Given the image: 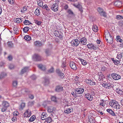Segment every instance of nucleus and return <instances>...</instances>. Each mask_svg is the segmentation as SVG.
Listing matches in <instances>:
<instances>
[{"instance_id":"1","label":"nucleus","mask_w":123,"mask_h":123,"mask_svg":"<svg viewBox=\"0 0 123 123\" xmlns=\"http://www.w3.org/2000/svg\"><path fill=\"white\" fill-rule=\"evenodd\" d=\"M52 48V46L51 45H49L48 48L45 49L44 52L47 56H49L51 55V50Z\"/></svg>"},{"instance_id":"2","label":"nucleus","mask_w":123,"mask_h":123,"mask_svg":"<svg viewBox=\"0 0 123 123\" xmlns=\"http://www.w3.org/2000/svg\"><path fill=\"white\" fill-rule=\"evenodd\" d=\"M71 45L73 46H77L80 44L79 41L78 39L73 40L71 42Z\"/></svg>"},{"instance_id":"3","label":"nucleus","mask_w":123,"mask_h":123,"mask_svg":"<svg viewBox=\"0 0 123 123\" xmlns=\"http://www.w3.org/2000/svg\"><path fill=\"white\" fill-rule=\"evenodd\" d=\"M84 97L87 99L88 100L91 101L93 99V97L92 96L90 95V94L88 92H86V93H84Z\"/></svg>"},{"instance_id":"4","label":"nucleus","mask_w":123,"mask_h":123,"mask_svg":"<svg viewBox=\"0 0 123 123\" xmlns=\"http://www.w3.org/2000/svg\"><path fill=\"white\" fill-rule=\"evenodd\" d=\"M111 76L115 80H118L121 78V76L120 75L115 73L112 74Z\"/></svg>"},{"instance_id":"5","label":"nucleus","mask_w":123,"mask_h":123,"mask_svg":"<svg viewBox=\"0 0 123 123\" xmlns=\"http://www.w3.org/2000/svg\"><path fill=\"white\" fill-rule=\"evenodd\" d=\"M84 91V89L82 88H77L75 89V92L78 94H81Z\"/></svg>"},{"instance_id":"6","label":"nucleus","mask_w":123,"mask_h":123,"mask_svg":"<svg viewBox=\"0 0 123 123\" xmlns=\"http://www.w3.org/2000/svg\"><path fill=\"white\" fill-rule=\"evenodd\" d=\"M70 66L71 68L73 70H76L77 69L75 63L73 61L71 62Z\"/></svg>"},{"instance_id":"7","label":"nucleus","mask_w":123,"mask_h":123,"mask_svg":"<svg viewBox=\"0 0 123 123\" xmlns=\"http://www.w3.org/2000/svg\"><path fill=\"white\" fill-rule=\"evenodd\" d=\"M55 91L58 92H60L63 90V87L60 85H58L55 87Z\"/></svg>"},{"instance_id":"8","label":"nucleus","mask_w":123,"mask_h":123,"mask_svg":"<svg viewBox=\"0 0 123 123\" xmlns=\"http://www.w3.org/2000/svg\"><path fill=\"white\" fill-rule=\"evenodd\" d=\"M80 42L81 44L83 45H86V39L85 37H83L81 38L80 40Z\"/></svg>"},{"instance_id":"9","label":"nucleus","mask_w":123,"mask_h":123,"mask_svg":"<svg viewBox=\"0 0 123 123\" xmlns=\"http://www.w3.org/2000/svg\"><path fill=\"white\" fill-rule=\"evenodd\" d=\"M85 82L90 85H94L96 83L93 80L90 79L86 80Z\"/></svg>"},{"instance_id":"10","label":"nucleus","mask_w":123,"mask_h":123,"mask_svg":"<svg viewBox=\"0 0 123 123\" xmlns=\"http://www.w3.org/2000/svg\"><path fill=\"white\" fill-rule=\"evenodd\" d=\"M88 48L89 49H93L94 50H96L97 48L96 46L93 44H89L87 45Z\"/></svg>"},{"instance_id":"11","label":"nucleus","mask_w":123,"mask_h":123,"mask_svg":"<svg viewBox=\"0 0 123 123\" xmlns=\"http://www.w3.org/2000/svg\"><path fill=\"white\" fill-rule=\"evenodd\" d=\"M31 112L29 110H27L24 113V117H30L31 116Z\"/></svg>"},{"instance_id":"12","label":"nucleus","mask_w":123,"mask_h":123,"mask_svg":"<svg viewBox=\"0 0 123 123\" xmlns=\"http://www.w3.org/2000/svg\"><path fill=\"white\" fill-rule=\"evenodd\" d=\"M58 4L56 3H55L52 6L51 8L54 11H56L58 10Z\"/></svg>"},{"instance_id":"13","label":"nucleus","mask_w":123,"mask_h":123,"mask_svg":"<svg viewBox=\"0 0 123 123\" xmlns=\"http://www.w3.org/2000/svg\"><path fill=\"white\" fill-rule=\"evenodd\" d=\"M106 40L107 42L109 43L112 44L113 43V39L112 36L106 39Z\"/></svg>"},{"instance_id":"14","label":"nucleus","mask_w":123,"mask_h":123,"mask_svg":"<svg viewBox=\"0 0 123 123\" xmlns=\"http://www.w3.org/2000/svg\"><path fill=\"white\" fill-rule=\"evenodd\" d=\"M115 101H111L109 103V105L110 106L112 107L115 108V107L116 105V104L117 102L116 101L115 102Z\"/></svg>"},{"instance_id":"15","label":"nucleus","mask_w":123,"mask_h":123,"mask_svg":"<svg viewBox=\"0 0 123 123\" xmlns=\"http://www.w3.org/2000/svg\"><path fill=\"white\" fill-rule=\"evenodd\" d=\"M34 44L35 46L38 47L42 46L43 45L41 42L39 41L35 42Z\"/></svg>"},{"instance_id":"16","label":"nucleus","mask_w":123,"mask_h":123,"mask_svg":"<svg viewBox=\"0 0 123 123\" xmlns=\"http://www.w3.org/2000/svg\"><path fill=\"white\" fill-rule=\"evenodd\" d=\"M41 117L42 120L46 119L47 118V114L46 112H43L41 115Z\"/></svg>"},{"instance_id":"17","label":"nucleus","mask_w":123,"mask_h":123,"mask_svg":"<svg viewBox=\"0 0 123 123\" xmlns=\"http://www.w3.org/2000/svg\"><path fill=\"white\" fill-rule=\"evenodd\" d=\"M29 67H24L20 73L21 74H23L27 72L28 70Z\"/></svg>"},{"instance_id":"18","label":"nucleus","mask_w":123,"mask_h":123,"mask_svg":"<svg viewBox=\"0 0 123 123\" xmlns=\"http://www.w3.org/2000/svg\"><path fill=\"white\" fill-rule=\"evenodd\" d=\"M35 59L37 61H40L41 60V58L40 56L39 55L36 54L34 56Z\"/></svg>"},{"instance_id":"19","label":"nucleus","mask_w":123,"mask_h":123,"mask_svg":"<svg viewBox=\"0 0 123 123\" xmlns=\"http://www.w3.org/2000/svg\"><path fill=\"white\" fill-rule=\"evenodd\" d=\"M111 59L115 64L117 65H121V63L119 61L116 60H114V58H111Z\"/></svg>"},{"instance_id":"20","label":"nucleus","mask_w":123,"mask_h":123,"mask_svg":"<svg viewBox=\"0 0 123 123\" xmlns=\"http://www.w3.org/2000/svg\"><path fill=\"white\" fill-rule=\"evenodd\" d=\"M3 106L7 108L9 106V104L7 101H4L2 103Z\"/></svg>"},{"instance_id":"21","label":"nucleus","mask_w":123,"mask_h":123,"mask_svg":"<svg viewBox=\"0 0 123 123\" xmlns=\"http://www.w3.org/2000/svg\"><path fill=\"white\" fill-rule=\"evenodd\" d=\"M100 15L101 16H103L104 17H106L107 16L106 13L104 10L99 13Z\"/></svg>"},{"instance_id":"22","label":"nucleus","mask_w":123,"mask_h":123,"mask_svg":"<svg viewBox=\"0 0 123 123\" xmlns=\"http://www.w3.org/2000/svg\"><path fill=\"white\" fill-rule=\"evenodd\" d=\"M107 111L110 114L113 116H115V114L113 112V111L110 109H108L107 110Z\"/></svg>"},{"instance_id":"23","label":"nucleus","mask_w":123,"mask_h":123,"mask_svg":"<svg viewBox=\"0 0 123 123\" xmlns=\"http://www.w3.org/2000/svg\"><path fill=\"white\" fill-rule=\"evenodd\" d=\"M105 78L104 76L102 73H100V74L99 75L98 80H103V79Z\"/></svg>"},{"instance_id":"24","label":"nucleus","mask_w":123,"mask_h":123,"mask_svg":"<svg viewBox=\"0 0 123 123\" xmlns=\"http://www.w3.org/2000/svg\"><path fill=\"white\" fill-rule=\"evenodd\" d=\"M38 67L40 69L44 71L45 69V67L41 64H39L38 65Z\"/></svg>"},{"instance_id":"25","label":"nucleus","mask_w":123,"mask_h":123,"mask_svg":"<svg viewBox=\"0 0 123 123\" xmlns=\"http://www.w3.org/2000/svg\"><path fill=\"white\" fill-rule=\"evenodd\" d=\"M52 121V119L51 117H49L47 118L44 122L45 123H50Z\"/></svg>"},{"instance_id":"26","label":"nucleus","mask_w":123,"mask_h":123,"mask_svg":"<svg viewBox=\"0 0 123 123\" xmlns=\"http://www.w3.org/2000/svg\"><path fill=\"white\" fill-rule=\"evenodd\" d=\"M56 72L58 75L60 76H63V74L61 72L59 69H56Z\"/></svg>"},{"instance_id":"27","label":"nucleus","mask_w":123,"mask_h":123,"mask_svg":"<svg viewBox=\"0 0 123 123\" xmlns=\"http://www.w3.org/2000/svg\"><path fill=\"white\" fill-rule=\"evenodd\" d=\"M114 4L117 6L120 7L121 6L122 3L120 1H117L115 2Z\"/></svg>"},{"instance_id":"28","label":"nucleus","mask_w":123,"mask_h":123,"mask_svg":"<svg viewBox=\"0 0 123 123\" xmlns=\"http://www.w3.org/2000/svg\"><path fill=\"white\" fill-rule=\"evenodd\" d=\"M89 119V121L90 123H94L95 121V120H94V117L91 116H89L88 117Z\"/></svg>"},{"instance_id":"29","label":"nucleus","mask_w":123,"mask_h":123,"mask_svg":"<svg viewBox=\"0 0 123 123\" xmlns=\"http://www.w3.org/2000/svg\"><path fill=\"white\" fill-rule=\"evenodd\" d=\"M25 104L24 103H22L20 105L19 107V109L20 110H22L23 108L25 107Z\"/></svg>"},{"instance_id":"30","label":"nucleus","mask_w":123,"mask_h":123,"mask_svg":"<svg viewBox=\"0 0 123 123\" xmlns=\"http://www.w3.org/2000/svg\"><path fill=\"white\" fill-rule=\"evenodd\" d=\"M24 39L27 41H29L31 39V38L30 36L26 35Z\"/></svg>"},{"instance_id":"31","label":"nucleus","mask_w":123,"mask_h":123,"mask_svg":"<svg viewBox=\"0 0 123 123\" xmlns=\"http://www.w3.org/2000/svg\"><path fill=\"white\" fill-rule=\"evenodd\" d=\"M23 23L24 25H29L30 24H32V23H31L30 21L28 20H25L24 22Z\"/></svg>"},{"instance_id":"32","label":"nucleus","mask_w":123,"mask_h":123,"mask_svg":"<svg viewBox=\"0 0 123 123\" xmlns=\"http://www.w3.org/2000/svg\"><path fill=\"white\" fill-rule=\"evenodd\" d=\"M73 110V109H72L68 108L66 110H65L64 111V112L67 114L71 112V111H72Z\"/></svg>"},{"instance_id":"33","label":"nucleus","mask_w":123,"mask_h":123,"mask_svg":"<svg viewBox=\"0 0 123 123\" xmlns=\"http://www.w3.org/2000/svg\"><path fill=\"white\" fill-rule=\"evenodd\" d=\"M105 37L106 39L107 38L109 37L112 36L110 34V33L109 32H105Z\"/></svg>"},{"instance_id":"34","label":"nucleus","mask_w":123,"mask_h":123,"mask_svg":"<svg viewBox=\"0 0 123 123\" xmlns=\"http://www.w3.org/2000/svg\"><path fill=\"white\" fill-rule=\"evenodd\" d=\"M6 75V74L5 73H2L0 75V79H1Z\"/></svg>"},{"instance_id":"35","label":"nucleus","mask_w":123,"mask_h":123,"mask_svg":"<svg viewBox=\"0 0 123 123\" xmlns=\"http://www.w3.org/2000/svg\"><path fill=\"white\" fill-rule=\"evenodd\" d=\"M49 80L48 78H45L44 79V84L45 85H47L49 83Z\"/></svg>"},{"instance_id":"36","label":"nucleus","mask_w":123,"mask_h":123,"mask_svg":"<svg viewBox=\"0 0 123 123\" xmlns=\"http://www.w3.org/2000/svg\"><path fill=\"white\" fill-rule=\"evenodd\" d=\"M53 108L52 107H48V111L49 112H52L53 111Z\"/></svg>"},{"instance_id":"37","label":"nucleus","mask_w":123,"mask_h":123,"mask_svg":"<svg viewBox=\"0 0 123 123\" xmlns=\"http://www.w3.org/2000/svg\"><path fill=\"white\" fill-rule=\"evenodd\" d=\"M116 39L117 42H119L120 43H121L123 42L122 40L120 39V37L119 36H117Z\"/></svg>"},{"instance_id":"38","label":"nucleus","mask_w":123,"mask_h":123,"mask_svg":"<svg viewBox=\"0 0 123 123\" xmlns=\"http://www.w3.org/2000/svg\"><path fill=\"white\" fill-rule=\"evenodd\" d=\"M22 20L21 19L19 18H17L15 20V22L17 23H19L20 22H21Z\"/></svg>"},{"instance_id":"39","label":"nucleus","mask_w":123,"mask_h":123,"mask_svg":"<svg viewBox=\"0 0 123 123\" xmlns=\"http://www.w3.org/2000/svg\"><path fill=\"white\" fill-rule=\"evenodd\" d=\"M29 29V27H25L23 29V30L24 32L26 33L28 31Z\"/></svg>"},{"instance_id":"40","label":"nucleus","mask_w":123,"mask_h":123,"mask_svg":"<svg viewBox=\"0 0 123 123\" xmlns=\"http://www.w3.org/2000/svg\"><path fill=\"white\" fill-rule=\"evenodd\" d=\"M80 60L82 64L84 65H85L87 64V62L86 61L82 59H80Z\"/></svg>"},{"instance_id":"41","label":"nucleus","mask_w":123,"mask_h":123,"mask_svg":"<svg viewBox=\"0 0 123 123\" xmlns=\"http://www.w3.org/2000/svg\"><path fill=\"white\" fill-rule=\"evenodd\" d=\"M116 91L118 94L120 95L122 94V91L120 89L118 88L116 90Z\"/></svg>"},{"instance_id":"42","label":"nucleus","mask_w":123,"mask_h":123,"mask_svg":"<svg viewBox=\"0 0 123 123\" xmlns=\"http://www.w3.org/2000/svg\"><path fill=\"white\" fill-rule=\"evenodd\" d=\"M123 52L120 53V54H118L117 55V57L119 59L122 58L123 56Z\"/></svg>"},{"instance_id":"43","label":"nucleus","mask_w":123,"mask_h":123,"mask_svg":"<svg viewBox=\"0 0 123 123\" xmlns=\"http://www.w3.org/2000/svg\"><path fill=\"white\" fill-rule=\"evenodd\" d=\"M116 18L118 20H120L123 19V16L118 15L117 16Z\"/></svg>"},{"instance_id":"44","label":"nucleus","mask_w":123,"mask_h":123,"mask_svg":"<svg viewBox=\"0 0 123 123\" xmlns=\"http://www.w3.org/2000/svg\"><path fill=\"white\" fill-rule=\"evenodd\" d=\"M35 116H33L30 118L29 121L31 122H33L35 120Z\"/></svg>"},{"instance_id":"45","label":"nucleus","mask_w":123,"mask_h":123,"mask_svg":"<svg viewBox=\"0 0 123 123\" xmlns=\"http://www.w3.org/2000/svg\"><path fill=\"white\" fill-rule=\"evenodd\" d=\"M38 6L40 7H41L43 6V2L41 0H39V1L38 2Z\"/></svg>"},{"instance_id":"46","label":"nucleus","mask_w":123,"mask_h":123,"mask_svg":"<svg viewBox=\"0 0 123 123\" xmlns=\"http://www.w3.org/2000/svg\"><path fill=\"white\" fill-rule=\"evenodd\" d=\"M27 9V8L26 7V6H25L21 9V11L22 12H23L24 13V12L26 11Z\"/></svg>"},{"instance_id":"47","label":"nucleus","mask_w":123,"mask_h":123,"mask_svg":"<svg viewBox=\"0 0 123 123\" xmlns=\"http://www.w3.org/2000/svg\"><path fill=\"white\" fill-rule=\"evenodd\" d=\"M13 29L15 33L17 34L19 32V31L16 26L14 27Z\"/></svg>"},{"instance_id":"48","label":"nucleus","mask_w":123,"mask_h":123,"mask_svg":"<svg viewBox=\"0 0 123 123\" xmlns=\"http://www.w3.org/2000/svg\"><path fill=\"white\" fill-rule=\"evenodd\" d=\"M108 83V82L103 83L102 85L105 88L107 89L108 87L107 86V85Z\"/></svg>"},{"instance_id":"49","label":"nucleus","mask_w":123,"mask_h":123,"mask_svg":"<svg viewBox=\"0 0 123 123\" xmlns=\"http://www.w3.org/2000/svg\"><path fill=\"white\" fill-rule=\"evenodd\" d=\"M35 13L37 15H39V9H36L35 11Z\"/></svg>"},{"instance_id":"50","label":"nucleus","mask_w":123,"mask_h":123,"mask_svg":"<svg viewBox=\"0 0 123 123\" xmlns=\"http://www.w3.org/2000/svg\"><path fill=\"white\" fill-rule=\"evenodd\" d=\"M35 23L37 25H41L42 22L41 21H38L37 20H35Z\"/></svg>"},{"instance_id":"51","label":"nucleus","mask_w":123,"mask_h":123,"mask_svg":"<svg viewBox=\"0 0 123 123\" xmlns=\"http://www.w3.org/2000/svg\"><path fill=\"white\" fill-rule=\"evenodd\" d=\"M103 10H104L103 9L100 7H98L97 9L99 13L101 12L102 11H103Z\"/></svg>"},{"instance_id":"52","label":"nucleus","mask_w":123,"mask_h":123,"mask_svg":"<svg viewBox=\"0 0 123 123\" xmlns=\"http://www.w3.org/2000/svg\"><path fill=\"white\" fill-rule=\"evenodd\" d=\"M8 46L10 47H13V44L11 42H9L8 43Z\"/></svg>"},{"instance_id":"53","label":"nucleus","mask_w":123,"mask_h":123,"mask_svg":"<svg viewBox=\"0 0 123 123\" xmlns=\"http://www.w3.org/2000/svg\"><path fill=\"white\" fill-rule=\"evenodd\" d=\"M68 12L69 13V14L70 15H73L74 16V14L73 12L71 11V10H69L68 11Z\"/></svg>"},{"instance_id":"54","label":"nucleus","mask_w":123,"mask_h":123,"mask_svg":"<svg viewBox=\"0 0 123 123\" xmlns=\"http://www.w3.org/2000/svg\"><path fill=\"white\" fill-rule=\"evenodd\" d=\"M51 100L52 101L55 102H56L57 100L55 96H53L51 97Z\"/></svg>"},{"instance_id":"55","label":"nucleus","mask_w":123,"mask_h":123,"mask_svg":"<svg viewBox=\"0 0 123 123\" xmlns=\"http://www.w3.org/2000/svg\"><path fill=\"white\" fill-rule=\"evenodd\" d=\"M13 85L14 86H16L18 84V82L16 81H13Z\"/></svg>"},{"instance_id":"56","label":"nucleus","mask_w":123,"mask_h":123,"mask_svg":"<svg viewBox=\"0 0 123 123\" xmlns=\"http://www.w3.org/2000/svg\"><path fill=\"white\" fill-rule=\"evenodd\" d=\"M121 106L120 105H119V104L117 103L116 104V105L115 107V108H116L117 109H120Z\"/></svg>"},{"instance_id":"57","label":"nucleus","mask_w":123,"mask_h":123,"mask_svg":"<svg viewBox=\"0 0 123 123\" xmlns=\"http://www.w3.org/2000/svg\"><path fill=\"white\" fill-rule=\"evenodd\" d=\"M93 29L95 31L97 32L98 30V28L97 26H95L93 27Z\"/></svg>"},{"instance_id":"58","label":"nucleus","mask_w":123,"mask_h":123,"mask_svg":"<svg viewBox=\"0 0 123 123\" xmlns=\"http://www.w3.org/2000/svg\"><path fill=\"white\" fill-rule=\"evenodd\" d=\"M112 84L110 83H108L107 86L108 89H110L112 87Z\"/></svg>"},{"instance_id":"59","label":"nucleus","mask_w":123,"mask_h":123,"mask_svg":"<svg viewBox=\"0 0 123 123\" xmlns=\"http://www.w3.org/2000/svg\"><path fill=\"white\" fill-rule=\"evenodd\" d=\"M42 8H43L46 9V10H49V9L48 6L46 5H44Z\"/></svg>"},{"instance_id":"60","label":"nucleus","mask_w":123,"mask_h":123,"mask_svg":"<svg viewBox=\"0 0 123 123\" xmlns=\"http://www.w3.org/2000/svg\"><path fill=\"white\" fill-rule=\"evenodd\" d=\"M54 71V68L52 67L48 70V72L49 73H53Z\"/></svg>"},{"instance_id":"61","label":"nucleus","mask_w":123,"mask_h":123,"mask_svg":"<svg viewBox=\"0 0 123 123\" xmlns=\"http://www.w3.org/2000/svg\"><path fill=\"white\" fill-rule=\"evenodd\" d=\"M14 65L12 64H10L9 66V68L10 69H12L13 68H14Z\"/></svg>"},{"instance_id":"62","label":"nucleus","mask_w":123,"mask_h":123,"mask_svg":"<svg viewBox=\"0 0 123 123\" xmlns=\"http://www.w3.org/2000/svg\"><path fill=\"white\" fill-rule=\"evenodd\" d=\"M19 114L18 112L17 111H15L14 112L13 115L14 116H17Z\"/></svg>"},{"instance_id":"63","label":"nucleus","mask_w":123,"mask_h":123,"mask_svg":"<svg viewBox=\"0 0 123 123\" xmlns=\"http://www.w3.org/2000/svg\"><path fill=\"white\" fill-rule=\"evenodd\" d=\"M95 92L93 91H92L90 94V95H91L92 96H94L95 95Z\"/></svg>"},{"instance_id":"64","label":"nucleus","mask_w":123,"mask_h":123,"mask_svg":"<svg viewBox=\"0 0 123 123\" xmlns=\"http://www.w3.org/2000/svg\"><path fill=\"white\" fill-rule=\"evenodd\" d=\"M119 26H123V22L122 21H120L119 22Z\"/></svg>"}]
</instances>
